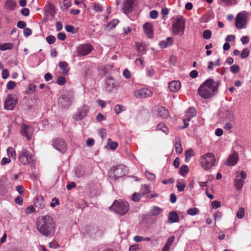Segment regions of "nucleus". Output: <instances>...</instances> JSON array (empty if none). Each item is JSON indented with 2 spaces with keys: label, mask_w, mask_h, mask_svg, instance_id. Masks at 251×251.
I'll return each mask as SVG.
<instances>
[{
  "label": "nucleus",
  "mask_w": 251,
  "mask_h": 251,
  "mask_svg": "<svg viewBox=\"0 0 251 251\" xmlns=\"http://www.w3.org/2000/svg\"><path fill=\"white\" fill-rule=\"evenodd\" d=\"M99 135L101 137L102 140H103L106 136V131L104 128H101L99 132Z\"/></svg>",
  "instance_id": "obj_55"
},
{
  "label": "nucleus",
  "mask_w": 251,
  "mask_h": 251,
  "mask_svg": "<svg viewBox=\"0 0 251 251\" xmlns=\"http://www.w3.org/2000/svg\"><path fill=\"white\" fill-rule=\"evenodd\" d=\"M250 54V51L248 49H244L243 50L241 53V57L242 58H245L247 57Z\"/></svg>",
  "instance_id": "obj_49"
},
{
  "label": "nucleus",
  "mask_w": 251,
  "mask_h": 251,
  "mask_svg": "<svg viewBox=\"0 0 251 251\" xmlns=\"http://www.w3.org/2000/svg\"><path fill=\"white\" fill-rule=\"evenodd\" d=\"M56 40L55 37L53 35H49L46 38V41L49 44H53Z\"/></svg>",
  "instance_id": "obj_50"
},
{
  "label": "nucleus",
  "mask_w": 251,
  "mask_h": 251,
  "mask_svg": "<svg viewBox=\"0 0 251 251\" xmlns=\"http://www.w3.org/2000/svg\"><path fill=\"white\" fill-rule=\"evenodd\" d=\"M16 190L18 192V193L21 195H24V187L22 185H18L16 187Z\"/></svg>",
  "instance_id": "obj_63"
},
{
  "label": "nucleus",
  "mask_w": 251,
  "mask_h": 251,
  "mask_svg": "<svg viewBox=\"0 0 251 251\" xmlns=\"http://www.w3.org/2000/svg\"><path fill=\"white\" fill-rule=\"evenodd\" d=\"M179 221V217L176 211H171L168 214V221L169 223H174Z\"/></svg>",
  "instance_id": "obj_23"
},
{
  "label": "nucleus",
  "mask_w": 251,
  "mask_h": 251,
  "mask_svg": "<svg viewBox=\"0 0 251 251\" xmlns=\"http://www.w3.org/2000/svg\"><path fill=\"white\" fill-rule=\"evenodd\" d=\"M150 189L151 188L149 185L146 184L142 185L141 187V190H142V192L140 193L142 196H143L146 194L149 193L150 191Z\"/></svg>",
  "instance_id": "obj_37"
},
{
  "label": "nucleus",
  "mask_w": 251,
  "mask_h": 251,
  "mask_svg": "<svg viewBox=\"0 0 251 251\" xmlns=\"http://www.w3.org/2000/svg\"><path fill=\"white\" fill-rule=\"evenodd\" d=\"M53 147L61 153H65L67 151L66 143L64 140L60 138L55 139L52 141Z\"/></svg>",
  "instance_id": "obj_10"
},
{
  "label": "nucleus",
  "mask_w": 251,
  "mask_h": 251,
  "mask_svg": "<svg viewBox=\"0 0 251 251\" xmlns=\"http://www.w3.org/2000/svg\"><path fill=\"white\" fill-rule=\"evenodd\" d=\"M189 172V168L186 165H183L181 166L180 170L179 173L181 176H184L185 174L188 173Z\"/></svg>",
  "instance_id": "obj_39"
},
{
  "label": "nucleus",
  "mask_w": 251,
  "mask_h": 251,
  "mask_svg": "<svg viewBox=\"0 0 251 251\" xmlns=\"http://www.w3.org/2000/svg\"><path fill=\"white\" fill-rule=\"evenodd\" d=\"M127 169L123 165L114 167L112 171L109 174V177L115 180L121 178L126 174Z\"/></svg>",
  "instance_id": "obj_5"
},
{
  "label": "nucleus",
  "mask_w": 251,
  "mask_h": 251,
  "mask_svg": "<svg viewBox=\"0 0 251 251\" xmlns=\"http://www.w3.org/2000/svg\"><path fill=\"white\" fill-rule=\"evenodd\" d=\"M238 160V153L233 151L232 153L230 154L226 163V164L229 166H234Z\"/></svg>",
  "instance_id": "obj_20"
},
{
  "label": "nucleus",
  "mask_w": 251,
  "mask_h": 251,
  "mask_svg": "<svg viewBox=\"0 0 251 251\" xmlns=\"http://www.w3.org/2000/svg\"><path fill=\"white\" fill-rule=\"evenodd\" d=\"M66 82V79L63 76H59L57 80V83L59 85H64Z\"/></svg>",
  "instance_id": "obj_53"
},
{
  "label": "nucleus",
  "mask_w": 251,
  "mask_h": 251,
  "mask_svg": "<svg viewBox=\"0 0 251 251\" xmlns=\"http://www.w3.org/2000/svg\"><path fill=\"white\" fill-rule=\"evenodd\" d=\"M18 158L21 163L26 165L33 161L34 156L30 154L27 150L23 149L19 152Z\"/></svg>",
  "instance_id": "obj_8"
},
{
  "label": "nucleus",
  "mask_w": 251,
  "mask_h": 251,
  "mask_svg": "<svg viewBox=\"0 0 251 251\" xmlns=\"http://www.w3.org/2000/svg\"><path fill=\"white\" fill-rule=\"evenodd\" d=\"M88 110V107L83 106L73 116L74 119L76 121L82 120L87 115Z\"/></svg>",
  "instance_id": "obj_18"
},
{
  "label": "nucleus",
  "mask_w": 251,
  "mask_h": 251,
  "mask_svg": "<svg viewBox=\"0 0 251 251\" xmlns=\"http://www.w3.org/2000/svg\"><path fill=\"white\" fill-rule=\"evenodd\" d=\"M199 212V210L198 208L196 207L189 208L187 211V214L191 216L195 215Z\"/></svg>",
  "instance_id": "obj_41"
},
{
  "label": "nucleus",
  "mask_w": 251,
  "mask_h": 251,
  "mask_svg": "<svg viewBox=\"0 0 251 251\" xmlns=\"http://www.w3.org/2000/svg\"><path fill=\"white\" fill-rule=\"evenodd\" d=\"M93 9L96 12H101L103 10L102 7L98 3H95L94 4Z\"/></svg>",
  "instance_id": "obj_54"
},
{
  "label": "nucleus",
  "mask_w": 251,
  "mask_h": 251,
  "mask_svg": "<svg viewBox=\"0 0 251 251\" xmlns=\"http://www.w3.org/2000/svg\"><path fill=\"white\" fill-rule=\"evenodd\" d=\"M152 94L151 91L147 88H142L134 92V96L139 99L146 98L151 96Z\"/></svg>",
  "instance_id": "obj_15"
},
{
  "label": "nucleus",
  "mask_w": 251,
  "mask_h": 251,
  "mask_svg": "<svg viewBox=\"0 0 251 251\" xmlns=\"http://www.w3.org/2000/svg\"><path fill=\"white\" fill-rule=\"evenodd\" d=\"M59 67L62 71V73L64 75H67L69 72L68 65L66 62H59Z\"/></svg>",
  "instance_id": "obj_31"
},
{
  "label": "nucleus",
  "mask_w": 251,
  "mask_h": 251,
  "mask_svg": "<svg viewBox=\"0 0 251 251\" xmlns=\"http://www.w3.org/2000/svg\"><path fill=\"white\" fill-rule=\"evenodd\" d=\"M12 47L13 45L11 43H5L2 45L0 44V50H1L12 49Z\"/></svg>",
  "instance_id": "obj_38"
},
{
  "label": "nucleus",
  "mask_w": 251,
  "mask_h": 251,
  "mask_svg": "<svg viewBox=\"0 0 251 251\" xmlns=\"http://www.w3.org/2000/svg\"><path fill=\"white\" fill-rule=\"evenodd\" d=\"M247 14L245 12L238 13L235 18L236 26L238 28H242L246 25Z\"/></svg>",
  "instance_id": "obj_11"
},
{
  "label": "nucleus",
  "mask_w": 251,
  "mask_h": 251,
  "mask_svg": "<svg viewBox=\"0 0 251 251\" xmlns=\"http://www.w3.org/2000/svg\"><path fill=\"white\" fill-rule=\"evenodd\" d=\"M143 28L148 37L150 38H152L153 34L151 25L148 23H146L143 25Z\"/></svg>",
  "instance_id": "obj_24"
},
{
  "label": "nucleus",
  "mask_w": 251,
  "mask_h": 251,
  "mask_svg": "<svg viewBox=\"0 0 251 251\" xmlns=\"http://www.w3.org/2000/svg\"><path fill=\"white\" fill-rule=\"evenodd\" d=\"M134 4V0H126L122 8L123 12L126 15L130 13L132 11Z\"/></svg>",
  "instance_id": "obj_17"
},
{
  "label": "nucleus",
  "mask_w": 251,
  "mask_h": 251,
  "mask_svg": "<svg viewBox=\"0 0 251 251\" xmlns=\"http://www.w3.org/2000/svg\"><path fill=\"white\" fill-rule=\"evenodd\" d=\"M175 149L177 153L181 154L182 152V148L181 144L180 139L176 137L175 139Z\"/></svg>",
  "instance_id": "obj_29"
},
{
  "label": "nucleus",
  "mask_w": 251,
  "mask_h": 251,
  "mask_svg": "<svg viewBox=\"0 0 251 251\" xmlns=\"http://www.w3.org/2000/svg\"><path fill=\"white\" fill-rule=\"evenodd\" d=\"M156 129L158 130H162L166 134H167L169 132L168 129L166 125L162 123H160L156 127Z\"/></svg>",
  "instance_id": "obj_35"
},
{
  "label": "nucleus",
  "mask_w": 251,
  "mask_h": 251,
  "mask_svg": "<svg viewBox=\"0 0 251 251\" xmlns=\"http://www.w3.org/2000/svg\"><path fill=\"white\" fill-rule=\"evenodd\" d=\"M119 22V21L117 19L111 21L105 26V30H108L113 29L118 24Z\"/></svg>",
  "instance_id": "obj_30"
},
{
  "label": "nucleus",
  "mask_w": 251,
  "mask_h": 251,
  "mask_svg": "<svg viewBox=\"0 0 251 251\" xmlns=\"http://www.w3.org/2000/svg\"><path fill=\"white\" fill-rule=\"evenodd\" d=\"M17 25L18 27L21 28V29H23V28H25V27L26 26V24L25 22L23 21H20L18 22Z\"/></svg>",
  "instance_id": "obj_59"
},
{
  "label": "nucleus",
  "mask_w": 251,
  "mask_h": 251,
  "mask_svg": "<svg viewBox=\"0 0 251 251\" xmlns=\"http://www.w3.org/2000/svg\"><path fill=\"white\" fill-rule=\"evenodd\" d=\"M157 115L163 119H166L169 116V111L164 107H161L158 109Z\"/></svg>",
  "instance_id": "obj_26"
},
{
  "label": "nucleus",
  "mask_w": 251,
  "mask_h": 251,
  "mask_svg": "<svg viewBox=\"0 0 251 251\" xmlns=\"http://www.w3.org/2000/svg\"><path fill=\"white\" fill-rule=\"evenodd\" d=\"M173 43V39L172 37H169L167 38L166 41H161L159 42V46L162 48H166L168 46L172 45Z\"/></svg>",
  "instance_id": "obj_27"
},
{
  "label": "nucleus",
  "mask_w": 251,
  "mask_h": 251,
  "mask_svg": "<svg viewBox=\"0 0 251 251\" xmlns=\"http://www.w3.org/2000/svg\"><path fill=\"white\" fill-rule=\"evenodd\" d=\"M173 32L175 34H183L185 29V20L181 16H177L173 24Z\"/></svg>",
  "instance_id": "obj_4"
},
{
  "label": "nucleus",
  "mask_w": 251,
  "mask_h": 251,
  "mask_svg": "<svg viewBox=\"0 0 251 251\" xmlns=\"http://www.w3.org/2000/svg\"><path fill=\"white\" fill-rule=\"evenodd\" d=\"M16 5V2L12 0H7L4 3L5 8L9 10H13Z\"/></svg>",
  "instance_id": "obj_28"
},
{
  "label": "nucleus",
  "mask_w": 251,
  "mask_h": 251,
  "mask_svg": "<svg viewBox=\"0 0 251 251\" xmlns=\"http://www.w3.org/2000/svg\"><path fill=\"white\" fill-rule=\"evenodd\" d=\"M61 9L62 11L66 10L71 6V1L70 0H61L60 2Z\"/></svg>",
  "instance_id": "obj_33"
},
{
  "label": "nucleus",
  "mask_w": 251,
  "mask_h": 251,
  "mask_svg": "<svg viewBox=\"0 0 251 251\" xmlns=\"http://www.w3.org/2000/svg\"><path fill=\"white\" fill-rule=\"evenodd\" d=\"M36 226L39 232L46 237H52L55 232V224L53 219L49 215L39 217Z\"/></svg>",
  "instance_id": "obj_1"
},
{
  "label": "nucleus",
  "mask_w": 251,
  "mask_h": 251,
  "mask_svg": "<svg viewBox=\"0 0 251 251\" xmlns=\"http://www.w3.org/2000/svg\"><path fill=\"white\" fill-rule=\"evenodd\" d=\"M34 132L33 128L30 126L23 124L21 126V133L26 137L28 140H30Z\"/></svg>",
  "instance_id": "obj_12"
},
{
  "label": "nucleus",
  "mask_w": 251,
  "mask_h": 251,
  "mask_svg": "<svg viewBox=\"0 0 251 251\" xmlns=\"http://www.w3.org/2000/svg\"><path fill=\"white\" fill-rule=\"evenodd\" d=\"M230 71L233 74H237L239 71V67L237 65H233L230 67Z\"/></svg>",
  "instance_id": "obj_52"
},
{
  "label": "nucleus",
  "mask_w": 251,
  "mask_h": 251,
  "mask_svg": "<svg viewBox=\"0 0 251 251\" xmlns=\"http://www.w3.org/2000/svg\"><path fill=\"white\" fill-rule=\"evenodd\" d=\"M176 187L179 192H182L184 190L185 184L183 182L177 181Z\"/></svg>",
  "instance_id": "obj_45"
},
{
  "label": "nucleus",
  "mask_w": 251,
  "mask_h": 251,
  "mask_svg": "<svg viewBox=\"0 0 251 251\" xmlns=\"http://www.w3.org/2000/svg\"><path fill=\"white\" fill-rule=\"evenodd\" d=\"M158 12L156 10H152L150 13V17L152 19H155L158 17Z\"/></svg>",
  "instance_id": "obj_62"
},
{
  "label": "nucleus",
  "mask_w": 251,
  "mask_h": 251,
  "mask_svg": "<svg viewBox=\"0 0 251 251\" xmlns=\"http://www.w3.org/2000/svg\"><path fill=\"white\" fill-rule=\"evenodd\" d=\"M36 86L33 84H30L28 89L27 93L29 94H33L36 91Z\"/></svg>",
  "instance_id": "obj_48"
},
{
  "label": "nucleus",
  "mask_w": 251,
  "mask_h": 251,
  "mask_svg": "<svg viewBox=\"0 0 251 251\" xmlns=\"http://www.w3.org/2000/svg\"><path fill=\"white\" fill-rule=\"evenodd\" d=\"M83 230L84 234H87L90 236H94L96 235L99 231L97 227L90 225H87L85 226Z\"/></svg>",
  "instance_id": "obj_19"
},
{
  "label": "nucleus",
  "mask_w": 251,
  "mask_h": 251,
  "mask_svg": "<svg viewBox=\"0 0 251 251\" xmlns=\"http://www.w3.org/2000/svg\"><path fill=\"white\" fill-rule=\"evenodd\" d=\"M34 205L39 209H44L46 205L44 198L42 196H38L35 201Z\"/></svg>",
  "instance_id": "obj_21"
},
{
  "label": "nucleus",
  "mask_w": 251,
  "mask_h": 251,
  "mask_svg": "<svg viewBox=\"0 0 251 251\" xmlns=\"http://www.w3.org/2000/svg\"><path fill=\"white\" fill-rule=\"evenodd\" d=\"M246 178V174L244 171H242L240 174L236 175L234 179V186L237 190L240 191L242 189Z\"/></svg>",
  "instance_id": "obj_9"
},
{
  "label": "nucleus",
  "mask_w": 251,
  "mask_h": 251,
  "mask_svg": "<svg viewBox=\"0 0 251 251\" xmlns=\"http://www.w3.org/2000/svg\"><path fill=\"white\" fill-rule=\"evenodd\" d=\"M6 179L3 177L0 178V194L5 193L7 190Z\"/></svg>",
  "instance_id": "obj_25"
},
{
  "label": "nucleus",
  "mask_w": 251,
  "mask_h": 251,
  "mask_svg": "<svg viewBox=\"0 0 251 251\" xmlns=\"http://www.w3.org/2000/svg\"><path fill=\"white\" fill-rule=\"evenodd\" d=\"M16 85V83L14 81H10L7 83L6 87L8 90H11L14 89Z\"/></svg>",
  "instance_id": "obj_51"
},
{
  "label": "nucleus",
  "mask_w": 251,
  "mask_h": 251,
  "mask_svg": "<svg viewBox=\"0 0 251 251\" xmlns=\"http://www.w3.org/2000/svg\"><path fill=\"white\" fill-rule=\"evenodd\" d=\"M211 31L210 30H205L203 32V37L205 39H209L211 37Z\"/></svg>",
  "instance_id": "obj_46"
},
{
  "label": "nucleus",
  "mask_w": 251,
  "mask_h": 251,
  "mask_svg": "<svg viewBox=\"0 0 251 251\" xmlns=\"http://www.w3.org/2000/svg\"><path fill=\"white\" fill-rule=\"evenodd\" d=\"M194 155L193 151L192 150H188L185 153V161H188L191 157Z\"/></svg>",
  "instance_id": "obj_40"
},
{
  "label": "nucleus",
  "mask_w": 251,
  "mask_h": 251,
  "mask_svg": "<svg viewBox=\"0 0 251 251\" xmlns=\"http://www.w3.org/2000/svg\"><path fill=\"white\" fill-rule=\"evenodd\" d=\"M17 101L12 95L7 96L4 104V108L7 110H12L15 106Z\"/></svg>",
  "instance_id": "obj_16"
},
{
  "label": "nucleus",
  "mask_w": 251,
  "mask_h": 251,
  "mask_svg": "<svg viewBox=\"0 0 251 251\" xmlns=\"http://www.w3.org/2000/svg\"><path fill=\"white\" fill-rule=\"evenodd\" d=\"M219 85V81H215L212 78L208 79L198 88V93L204 99L210 98L217 92Z\"/></svg>",
  "instance_id": "obj_2"
},
{
  "label": "nucleus",
  "mask_w": 251,
  "mask_h": 251,
  "mask_svg": "<svg viewBox=\"0 0 251 251\" xmlns=\"http://www.w3.org/2000/svg\"><path fill=\"white\" fill-rule=\"evenodd\" d=\"M65 28L66 30L69 32H71L72 33H75L76 32L75 27L74 26L71 25H66L65 26Z\"/></svg>",
  "instance_id": "obj_44"
},
{
  "label": "nucleus",
  "mask_w": 251,
  "mask_h": 251,
  "mask_svg": "<svg viewBox=\"0 0 251 251\" xmlns=\"http://www.w3.org/2000/svg\"><path fill=\"white\" fill-rule=\"evenodd\" d=\"M73 95L71 92L67 91L58 99V105L62 108H67L71 104Z\"/></svg>",
  "instance_id": "obj_7"
},
{
  "label": "nucleus",
  "mask_w": 251,
  "mask_h": 251,
  "mask_svg": "<svg viewBox=\"0 0 251 251\" xmlns=\"http://www.w3.org/2000/svg\"><path fill=\"white\" fill-rule=\"evenodd\" d=\"M225 120L226 122H232L234 120V114L230 110H226L225 113Z\"/></svg>",
  "instance_id": "obj_34"
},
{
  "label": "nucleus",
  "mask_w": 251,
  "mask_h": 251,
  "mask_svg": "<svg viewBox=\"0 0 251 251\" xmlns=\"http://www.w3.org/2000/svg\"><path fill=\"white\" fill-rule=\"evenodd\" d=\"M125 110L124 106L122 105H116L115 107V112L117 114H119Z\"/></svg>",
  "instance_id": "obj_47"
},
{
  "label": "nucleus",
  "mask_w": 251,
  "mask_h": 251,
  "mask_svg": "<svg viewBox=\"0 0 251 251\" xmlns=\"http://www.w3.org/2000/svg\"><path fill=\"white\" fill-rule=\"evenodd\" d=\"M161 211H162V210L161 208H160L157 206H154L151 210L150 212H151V214L152 216H157L161 213Z\"/></svg>",
  "instance_id": "obj_36"
},
{
  "label": "nucleus",
  "mask_w": 251,
  "mask_h": 251,
  "mask_svg": "<svg viewBox=\"0 0 251 251\" xmlns=\"http://www.w3.org/2000/svg\"><path fill=\"white\" fill-rule=\"evenodd\" d=\"M92 45L90 44L80 45L77 47V54L80 56H85L92 51Z\"/></svg>",
  "instance_id": "obj_14"
},
{
  "label": "nucleus",
  "mask_w": 251,
  "mask_h": 251,
  "mask_svg": "<svg viewBox=\"0 0 251 251\" xmlns=\"http://www.w3.org/2000/svg\"><path fill=\"white\" fill-rule=\"evenodd\" d=\"M215 161V156L212 153H207L201 158V165L205 170H208L214 166Z\"/></svg>",
  "instance_id": "obj_6"
},
{
  "label": "nucleus",
  "mask_w": 251,
  "mask_h": 251,
  "mask_svg": "<svg viewBox=\"0 0 251 251\" xmlns=\"http://www.w3.org/2000/svg\"><path fill=\"white\" fill-rule=\"evenodd\" d=\"M145 175L148 177V178L150 180H154L155 178V176L154 174H152L148 171L145 172Z\"/></svg>",
  "instance_id": "obj_56"
},
{
  "label": "nucleus",
  "mask_w": 251,
  "mask_h": 251,
  "mask_svg": "<svg viewBox=\"0 0 251 251\" xmlns=\"http://www.w3.org/2000/svg\"><path fill=\"white\" fill-rule=\"evenodd\" d=\"M180 82L179 81L174 80L169 83L168 87L171 92H176L180 89Z\"/></svg>",
  "instance_id": "obj_22"
},
{
  "label": "nucleus",
  "mask_w": 251,
  "mask_h": 251,
  "mask_svg": "<svg viewBox=\"0 0 251 251\" xmlns=\"http://www.w3.org/2000/svg\"><path fill=\"white\" fill-rule=\"evenodd\" d=\"M142 196L140 193H134L132 197V200L134 201H138L139 200V197Z\"/></svg>",
  "instance_id": "obj_58"
},
{
  "label": "nucleus",
  "mask_w": 251,
  "mask_h": 251,
  "mask_svg": "<svg viewBox=\"0 0 251 251\" xmlns=\"http://www.w3.org/2000/svg\"><path fill=\"white\" fill-rule=\"evenodd\" d=\"M35 211V208L32 205L28 206L25 210V213L26 214H29Z\"/></svg>",
  "instance_id": "obj_57"
},
{
  "label": "nucleus",
  "mask_w": 251,
  "mask_h": 251,
  "mask_svg": "<svg viewBox=\"0 0 251 251\" xmlns=\"http://www.w3.org/2000/svg\"><path fill=\"white\" fill-rule=\"evenodd\" d=\"M75 173L76 177H81L83 176L85 173L84 168L82 166L77 167L75 170Z\"/></svg>",
  "instance_id": "obj_32"
},
{
  "label": "nucleus",
  "mask_w": 251,
  "mask_h": 251,
  "mask_svg": "<svg viewBox=\"0 0 251 251\" xmlns=\"http://www.w3.org/2000/svg\"><path fill=\"white\" fill-rule=\"evenodd\" d=\"M175 238V237L174 236H171L168 239L165 245L170 248V246L172 245L173 242L174 241Z\"/></svg>",
  "instance_id": "obj_60"
},
{
  "label": "nucleus",
  "mask_w": 251,
  "mask_h": 251,
  "mask_svg": "<svg viewBox=\"0 0 251 251\" xmlns=\"http://www.w3.org/2000/svg\"><path fill=\"white\" fill-rule=\"evenodd\" d=\"M118 86V83L112 77H108L105 80V89L108 92H111Z\"/></svg>",
  "instance_id": "obj_13"
},
{
  "label": "nucleus",
  "mask_w": 251,
  "mask_h": 251,
  "mask_svg": "<svg viewBox=\"0 0 251 251\" xmlns=\"http://www.w3.org/2000/svg\"><path fill=\"white\" fill-rule=\"evenodd\" d=\"M129 208V206L127 202L124 201H115L109 208L120 215H124L127 212Z\"/></svg>",
  "instance_id": "obj_3"
},
{
  "label": "nucleus",
  "mask_w": 251,
  "mask_h": 251,
  "mask_svg": "<svg viewBox=\"0 0 251 251\" xmlns=\"http://www.w3.org/2000/svg\"><path fill=\"white\" fill-rule=\"evenodd\" d=\"M212 206L214 209H217L221 206V202L217 201H214L212 202Z\"/></svg>",
  "instance_id": "obj_61"
},
{
  "label": "nucleus",
  "mask_w": 251,
  "mask_h": 251,
  "mask_svg": "<svg viewBox=\"0 0 251 251\" xmlns=\"http://www.w3.org/2000/svg\"><path fill=\"white\" fill-rule=\"evenodd\" d=\"M32 34V30L29 28H25L24 30V34L25 37H27Z\"/></svg>",
  "instance_id": "obj_64"
},
{
  "label": "nucleus",
  "mask_w": 251,
  "mask_h": 251,
  "mask_svg": "<svg viewBox=\"0 0 251 251\" xmlns=\"http://www.w3.org/2000/svg\"><path fill=\"white\" fill-rule=\"evenodd\" d=\"M244 215H245V210H244V208H243V207H240L237 213H236V216L237 218H239V219H242L244 217Z\"/></svg>",
  "instance_id": "obj_43"
},
{
  "label": "nucleus",
  "mask_w": 251,
  "mask_h": 251,
  "mask_svg": "<svg viewBox=\"0 0 251 251\" xmlns=\"http://www.w3.org/2000/svg\"><path fill=\"white\" fill-rule=\"evenodd\" d=\"M7 154L9 157H13L15 158L16 153H15V150L14 149V148H13L12 147H9L7 149Z\"/></svg>",
  "instance_id": "obj_42"
}]
</instances>
